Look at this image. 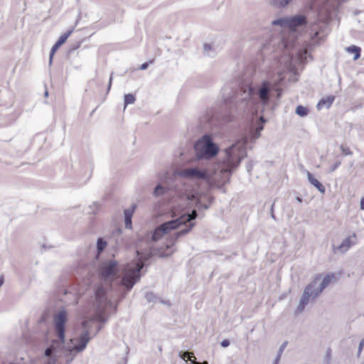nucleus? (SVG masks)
Returning <instances> with one entry per match:
<instances>
[{
    "mask_svg": "<svg viewBox=\"0 0 364 364\" xmlns=\"http://www.w3.org/2000/svg\"><path fill=\"white\" fill-rule=\"evenodd\" d=\"M97 314L82 323V330L76 336L65 343V323L68 314L65 309L55 312L53 318V332L57 337L48 346L42 356L43 364H70L76 355L82 352L92 339L91 328L95 321L104 323L107 318L103 309L107 306V299L105 289L99 287L95 291Z\"/></svg>",
    "mask_w": 364,
    "mask_h": 364,
    "instance_id": "nucleus-1",
    "label": "nucleus"
},
{
    "mask_svg": "<svg viewBox=\"0 0 364 364\" xmlns=\"http://www.w3.org/2000/svg\"><path fill=\"white\" fill-rule=\"evenodd\" d=\"M247 139H241L226 149L223 158L211 169L198 166H188L178 171L179 177L191 181H205L210 188H218L225 193L223 186L230 182L232 172L246 157Z\"/></svg>",
    "mask_w": 364,
    "mask_h": 364,
    "instance_id": "nucleus-2",
    "label": "nucleus"
},
{
    "mask_svg": "<svg viewBox=\"0 0 364 364\" xmlns=\"http://www.w3.org/2000/svg\"><path fill=\"white\" fill-rule=\"evenodd\" d=\"M306 20L303 16H295L291 18H281L272 21L273 26L281 28L280 41L279 49L284 50V56L279 60V64L287 70L296 74V66L293 63V55H298L296 60L303 63L306 60L307 50H294L297 38L296 28L305 23Z\"/></svg>",
    "mask_w": 364,
    "mask_h": 364,
    "instance_id": "nucleus-3",
    "label": "nucleus"
},
{
    "mask_svg": "<svg viewBox=\"0 0 364 364\" xmlns=\"http://www.w3.org/2000/svg\"><path fill=\"white\" fill-rule=\"evenodd\" d=\"M284 76L282 73H278L276 77H273L269 80H264L260 85L247 87L242 94V100L247 101L248 109H252L258 99L263 105H267L269 100L270 89L274 88L278 92V97H280L281 90L279 87Z\"/></svg>",
    "mask_w": 364,
    "mask_h": 364,
    "instance_id": "nucleus-4",
    "label": "nucleus"
},
{
    "mask_svg": "<svg viewBox=\"0 0 364 364\" xmlns=\"http://www.w3.org/2000/svg\"><path fill=\"white\" fill-rule=\"evenodd\" d=\"M136 254L138 257L135 260L127 264L121 269V283L127 290H130L139 280L141 277L140 271L144 267V262L152 255V252L151 250L144 252L137 250Z\"/></svg>",
    "mask_w": 364,
    "mask_h": 364,
    "instance_id": "nucleus-5",
    "label": "nucleus"
},
{
    "mask_svg": "<svg viewBox=\"0 0 364 364\" xmlns=\"http://www.w3.org/2000/svg\"><path fill=\"white\" fill-rule=\"evenodd\" d=\"M197 217V212L196 210H193L191 214L186 213L181 215L180 218L171 220L164 224L161 225L159 227L156 228L153 235H152V240L157 241L166 235L171 230H174L182 225H185L186 228L180 230L179 232L175 234L176 240L180 236L186 235L188 232L191 228L193 227V223H190L186 225V223L188 222H191L194 220Z\"/></svg>",
    "mask_w": 364,
    "mask_h": 364,
    "instance_id": "nucleus-6",
    "label": "nucleus"
},
{
    "mask_svg": "<svg viewBox=\"0 0 364 364\" xmlns=\"http://www.w3.org/2000/svg\"><path fill=\"white\" fill-rule=\"evenodd\" d=\"M198 191L197 188H186L182 193L177 194L176 196L171 199V211L172 217H176L178 214L184 208L191 206L193 203H198Z\"/></svg>",
    "mask_w": 364,
    "mask_h": 364,
    "instance_id": "nucleus-7",
    "label": "nucleus"
},
{
    "mask_svg": "<svg viewBox=\"0 0 364 364\" xmlns=\"http://www.w3.org/2000/svg\"><path fill=\"white\" fill-rule=\"evenodd\" d=\"M196 155L198 159H209L214 157L218 152V146L213 142L209 135H204L195 145Z\"/></svg>",
    "mask_w": 364,
    "mask_h": 364,
    "instance_id": "nucleus-8",
    "label": "nucleus"
},
{
    "mask_svg": "<svg viewBox=\"0 0 364 364\" xmlns=\"http://www.w3.org/2000/svg\"><path fill=\"white\" fill-rule=\"evenodd\" d=\"M318 296V294L313 289V285L309 284L308 286H306L301 295L299 303L294 311V314H300L304 310L306 305L309 304V300L311 299H315Z\"/></svg>",
    "mask_w": 364,
    "mask_h": 364,
    "instance_id": "nucleus-9",
    "label": "nucleus"
},
{
    "mask_svg": "<svg viewBox=\"0 0 364 364\" xmlns=\"http://www.w3.org/2000/svg\"><path fill=\"white\" fill-rule=\"evenodd\" d=\"M119 271L117 264L114 260H109L103 262L100 269V274L105 281H112Z\"/></svg>",
    "mask_w": 364,
    "mask_h": 364,
    "instance_id": "nucleus-10",
    "label": "nucleus"
},
{
    "mask_svg": "<svg viewBox=\"0 0 364 364\" xmlns=\"http://www.w3.org/2000/svg\"><path fill=\"white\" fill-rule=\"evenodd\" d=\"M333 279V274H328L326 275L318 274L309 284L313 285V289L318 294H319Z\"/></svg>",
    "mask_w": 364,
    "mask_h": 364,
    "instance_id": "nucleus-11",
    "label": "nucleus"
},
{
    "mask_svg": "<svg viewBox=\"0 0 364 364\" xmlns=\"http://www.w3.org/2000/svg\"><path fill=\"white\" fill-rule=\"evenodd\" d=\"M357 242V238L355 233H353L351 235H349L348 237L344 239L341 244L338 247H333V252L335 253H345L353 245H355Z\"/></svg>",
    "mask_w": 364,
    "mask_h": 364,
    "instance_id": "nucleus-12",
    "label": "nucleus"
},
{
    "mask_svg": "<svg viewBox=\"0 0 364 364\" xmlns=\"http://www.w3.org/2000/svg\"><path fill=\"white\" fill-rule=\"evenodd\" d=\"M306 176L308 181L311 185L315 186L321 193H325L326 189L323 185L321 184L317 179H316L309 171H306Z\"/></svg>",
    "mask_w": 364,
    "mask_h": 364,
    "instance_id": "nucleus-13",
    "label": "nucleus"
},
{
    "mask_svg": "<svg viewBox=\"0 0 364 364\" xmlns=\"http://www.w3.org/2000/svg\"><path fill=\"white\" fill-rule=\"evenodd\" d=\"M136 208L135 205H133L131 208H127L124 210V223L125 227L128 229L132 228V218Z\"/></svg>",
    "mask_w": 364,
    "mask_h": 364,
    "instance_id": "nucleus-14",
    "label": "nucleus"
},
{
    "mask_svg": "<svg viewBox=\"0 0 364 364\" xmlns=\"http://www.w3.org/2000/svg\"><path fill=\"white\" fill-rule=\"evenodd\" d=\"M334 99L335 97L333 96H327L326 97L321 99L317 104V108L321 109L323 107H330L333 104Z\"/></svg>",
    "mask_w": 364,
    "mask_h": 364,
    "instance_id": "nucleus-15",
    "label": "nucleus"
},
{
    "mask_svg": "<svg viewBox=\"0 0 364 364\" xmlns=\"http://www.w3.org/2000/svg\"><path fill=\"white\" fill-rule=\"evenodd\" d=\"M346 50L347 53L354 55V56H353L354 60H358L360 56V48L358 46H352L347 47L346 48Z\"/></svg>",
    "mask_w": 364,
    "mask_h": 364,
    "instance_id": "nucleus-16",
    "label": "nucleus"
},
{
    "mask_svg": "<svg viewBox=\"0 0 364 364\" xmlns=\"http://www.w3.org/2000/svg\"><path fill=\"white\" fill-rule=\"evenodd\" d=\"M291 1L292 0H271L270 3L276 7L283 8L287 6Z\"/></svg>",
    "mask_w": 364,
    "mask_h": 364,
    "instance_id": "nucleus-17",
    "label": "nucleus"
},
{
    "mask_svg": "<svg viewBox=\"0 0 364 364\" xmlns=\"http://www.w3.org/2000/svg\"><path fill=\"white\" fill-rule=\"evenodd\" d=\"M167 188L160 184L157 185L154 190L153 194L155 197H159L165 194Z\"/></svg>",
    "mask_w": 364,
    "mask_h": 364,
    "instance_id": "nucleus-18",
    "label": "nucleus"
},
{
    "mask_svg": "<svg viewBox=\"0 0 364 364\" xmlns=\"http://www.w3.org/2000/svg\"><path fill=\"white\" fill-rule=\"evenodd\" d=\"M73 29H71V30L68 31L67 33H65L63 35H62L59 38V39L58 40L56 43H58L59 46H61L67 41L68 38L73 33Z\"/></svg>",
    "mask_w": 364,
    "mask_h": 364,
    "instance_id": "nucleus-19",
    "label": "nucleus"
},
{
    "mask_svg": "<svg viewBox=\"0 0 364 364\" xmlns=\"http://www.w3.org/2000/svg\"><path fill=\"white\" fill-rule=\"evenodd\" d=\"M296 113L301 117H305L308 114V109L304 106L299 105L296 108Z\"/></svg>",
    "mask_w": 364,
    "mask_h": 364,
    "instance_id": "nucleus-20",
    "label": "nucleus"
},
{
    "mask_svg": "<svg viewBox=\"0 0 364 364\" xmlns=\"http://www.w3.org/2000/svg\"><path fill=\"white\" fill-rule=\"evenodd\" d=\"M135 97L132 94H127L124 95V107L128 105L133 104L135 102Z\"/></svg>",
    "mask_w": 364,
    "mask_h": 364,
    "instance_id": "nucleus-21",
    "label": "nucleus"
},
{
    "mask_svg": "<svg viewBox=\"0 0 364 364\" xmlns=\"http://www.w3.org/2000/svg\"><path fill=\"white\" fill-rule=\"evenodd\" d=\"M107 246V242L105 241H103L101 238L98 239L97 242V247L98 253H100L102 252Z\"/></svg>",
    "mask_w": 364,
    "mask_h": 364,
    "instance_id": "nucleus-22",
    "label": "nucleus"
},
{
    "mask_svg": "<svg viewBox=\"0 0 364 364\" xmlns=\"http://www.w3.org/2000/svg\"><path fill=\"white\" fill-rule=\"evenodd\" d=\"M204 53L208 55L212 56L213 55V47L209 44H204L203 46Z\"/></svg>",
    "mask_w": 364,
    "mask_h": 364,
    "instance_id": "nucleus-23",
    "label": "nucleus"
},
{
    "mask_svg": "<svg viewBox=\"0 0 364 364\" xmlns=\"http://www.w3.org/2000/svg\"><path fill=\"white\" fill-rule=\"evenodd\" d=\"M180 357L183 360H186V358H188L191 361L192 360L191 358L192 357L194 358V355H193V353L186 351V352H181Z\"/></svg>",
    "mask_w": 364,
    "mask_h": 364,
    "instance_id": "nucleus-24",
    "label": "nucleus"
},
{
    "mask_svg": "<svg viewBox=\"0 0 364 364\" xmlns=\"http://www.w3.org/2000/svg\"><path fill=\"white\" fill-rule=\"evenodd\" d=\"M60 46H59L58 43H55V45L52 47L50 54V63L52 62L53 56L55 51L59 48Z\"/></svg>",
    "mask_w": 364,
    "mask_h": 364,
    "instance_id": "nucleus-25",
    "label": "nucleus"
},
{
    "mask_svg": "<svg viewBox=\"0 0 364 364\" xmlns=\"http://www.w3.org/2000/svg\"><path fill=\"white\" fill-rule=\"evenodd\" d=\"M262 129H263V127H262V126H259V127H257L256 128L255 132L253 133V134H252V137H253L255 139H257V138H259V136H260V132L262 130Z\"/></svg>",
    "mask_w": 364,
    "mask_h": 364,
    "instance_id": "nucleus-26",
    "label": "nucleus"
},
{
    "mask_svg": "<svg viewBox=\"0 0 364 364\" xmlns=\"http://www.w3.org/2000/svg\"><path fill=\"white\" fill-rule=\"evenodd\" d=\"M340 149L344 155L347 156L352 154V151L350 150V149L343 145H341Z\"/></svg>",
    "mask_w": 364,
    "mask_h": 364,
    "instance_id": "nucleus-27",
    "label": "nucleus"
},
{
    "mask_svg": "<svg viewBox=\"0 0 364 364\" xmlns=\"http://www.w3.org/2000/svg\"><path fill=\"white\" fill-rule=\"evenodd\" d=\"M284 346H282L279 348V352L276 356V358H275V360H274V364H277L278 362L279 361L280 358H281V355H282V353L283 352V350H284Z\"/></svg>",
    "mask_w": 364,
    "mask_h": 364,
    "instance_id": "nucleus-28",
    "label": "nucleus"
},
{
    "mask_svg": "<svg viewBox=\"0 0 364 364\" xmlns=\"http://www.w3.org/2000/svg\"><path fill=\"white\" fill-rule=\"evenodd\" d=\"M364 347V338L360 341L358 350V355L360 356Z\"/></svg>",
    "mask_w": 364,
    "mask_h": 364,
    "instance_id": "nucleus-29",
    "label": "nucleus"
},
{
    "mask_svg": "<svg viewBox=\"0 0 364 364\" xmlns=\"http://www.w3.org/2000/svg\"><path fill=\"white\" fill-rule=\"evenodd\" d=\"M146 299L149 301H154V295L151 293V292H147L146 294Z\"/></svg>",
    "mask_w": 364,
    "mask_h": 364,
    "instance_id": "nucleus-30",
    "label": "nucleus"
},
{
    "mask_svg": "<svg viewBox=\"0 0 364 364\" xmlns=\"http://www.w3.org/2000/svg\"><path fill=\"white\" fill-rule=\"evenodd\" d=\"M341 165V161H336L331 168L330 172H333L339 166Z\"/></svg>",
    "mask_w": 364,
    "mask_h": 364,
    "instance_id": "nucleus-31",
    "label": "nucleus"
},
{
    "mask_svg": "<svg viewBox=\"0 0 364 364\" xmlns=\"http://www.w3.org/2000/svg\"><path fill=\"white\" fill-rule=\"evenodd\" d=\"M157 255L161 257H168V255H170V253L169 252H163L161 250H159Z\"/></svg>",
    "mask_w": 364,
    "mask_h": 364,
    "instance_id": "nucleus-32",
    "label": "nucleus"
},
{
    "mask_svg": "<svg viewBox=\"0 0 364 364\" xmlns=\"http://www.w3.org/2000/svg\"><path fill=\"white\" fill-rule=\"evenodd\" d=\"M220 345H221V346H222V347H223V348H227V347H228V346H229V345H230V342H229V341H228V340L225 339V340L222 341V342L220 343Z\"/></svg>",
    "mask_w": 364,
    "mask_h": 364,
    "instance_id": "nucleus-33",
    "label": "nucleus"
},
{
    "mask_svg": "<svg viewBox=\"0 0 364 364\" xmlns=\"http://www.w3.org/2000/svg\"><path fill=\"white\" fill-rule=\"evenodd\" d=\"M148 65H149L148 63H143V64L140 66V69H141V70H146V69L147 68Z\"/></svg>",
    "mask_w": 364,
    "mask_h": 364,
    "instance_id": "nucleus-34",
    "label": "nucleus"
},
{
    "mask_svg": "<svg viewBox=\"0 0 364 364\" xmlns=\"http://www.w3.org/2000/svg\"><path fill=\"white\" fill-rule=\"evenodd\" d=\"M360 209L364 210V197L360 200Z\"/></svg>",
    "mask_w": 364,
    "mask_h": 364,
    "instance_id": "nucleus-35",
    "label": "nucleus"
},
{
    "mask_svg": "<svg viewBox=\"0 0 364 364\" xmlns=\"http://www.w3.org/2000/svg\"><path fill=\"white\" fill-rule=\"evenodd\" d=\"M191 363L193 364H208V363L207 361H204L203 363H200V362H196V360H191Z\"/></svg>",
    "mask_w": 364,
    "mask_h": 364,
    "instance_id": "nucleus-36",
    "label": "nucleus"
},
{
    "mask_svg": "<svg viewBox=\"0 0 364 364\" xmlns=\"http://www.w3.org/2000/svg\"><path fill=\"white\" fill-rule=\"evenodd\" d=\"M112 75L110 76L109 80V85H108V90H110L112 86Z\"/></svg>",
    "mask_w": 364,
    "mask_h": 364,
    "instance_id": "nucleus-37",
    "label": "nucleus"
},
{
    "mask_svg": "<svg viewBox=\"0 0 364 364\" xmlns=\"http://www.w3.org/2000/svg\"><path fill=\"white\" fill-rule=\"evenodd\" d=\"M4 282V279L3 276H1L0 277V287L3 285Z\"/></svg>",
    "mask_w": 364,
    "mask_h": 364,
    "instance_id": "nucleus-38",
    "label": "nucleus"
},
{
    "mask_svg": "<svg viewBox=\"0 0 364 364\" xmlns=\"http://www.w3.org/2000/svg\"><path fill=\"white\" fill-rule=\"evenodd\" d=\"M296 200L299 203H301V202H302V199H301L300 197H296Z\"/></svg>",
    "mask_w": 364,
    "mask_h": 364,
    "instance_id": "nucleus-39",
    "label": "nucleus"
},
{
    "mask_svg": "<svg viewBox=\"0 0 364 364\" xmlns=\"http://www.w3.org/2000/svg\"><path fill=\"white\" fill-rule=\"evenodd\" d=\"M273 206H274V205H272V208H271V212H272V217L273 218H274V213H273Z\"/></svg>",
    "mask_w": 364,
    "mask_h": 364,
    "instance_id": "nucleus-40",
    "label": "nucleus"
},
{
    "mask_svg": "<svg viewBox=\"0 0 364 364\" xmlns=\"http://www.w3.org/2000/svg\"><path fill=\"white\" fill-rule=\"evenodd\" d=\"M330 354H331V350H328L327 351V355H328V356H330Z\"/></svg>",
    "mask_w": 364,
    "mask_h": 364,
    "instance_id": "nucleus-41",
    "label": "nucleus"
},
{
    "mask_svg": "<svg viewBox=\"0 0 364 364\" xmlns=\"http://www.w3.org/2000/svg\"><path fill=\"white\" fill-rule=\"evenodd\" d=\"M48 91H46V92H45V97H48Z\"/></svg>",
    "mask_w": 364,
    "mask_h": 364,
    "instance_id": "nucleus-42",
    "label": "nucleus"
},
{
    "mask_svg": "<svg viewBox=\"0 0 364 364\" xmlns=\"http://www.w3.org/2000/svg\"><path fill=\"white\" fill-rule=\"evenodd\" d=\"M251 168H252V166H247V170H248V171H250Z\"/></svg>",
    "mask_w": 364,
    "mask_h": 364,
    "instance_id": "nucleus-43",
    "label": "nucleus"
},
{
    "mask_svg": "<svg viewBox=\"0 0 364 364\" xmlns=\"http://www.w3.org/2000/svg\"><path fill=\"white\" fill-rule=\"evenodd\" d=\"M166 248L167 250H168V249H169V248H170L169 245H166Z\"/></svg>",
    "mask_w": 364,
    "mask_h": 364,
    "instance_id": "nucleus-44",
    "label": "nucleus"
},
{
    "mask_svg": "<svg viewBox=\"0 0 364 364\" xmlns=\"http://www.w3.org/2000/svg\"><path fill=\"white\" fill-rule=\"evenodd\" d=\"M126 363H127L126 360H124L122 361V364H126Z\"/></svg>",
    "mask_w": 364,
    "mask_h": 364,
    "instance_id": "nucleus-45",
    "label": "nucleus"
},
{
    "mask_svg": "<svg viewBox=\"0 0 364 364\" xmlns=\"http://www.w3.org/2000/svg\"><path fill=\"white\" fill-rule=\"evenodd\" d=\"M204 208H205V209H207V208H208V205H204Z\"/></svg>",
    "mask_w": 364,
    "mask_h": 364,
    "instance_id": "nucleus-46",
    "label": "nucleus"
}]
</instances>
